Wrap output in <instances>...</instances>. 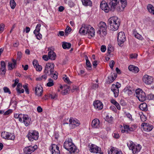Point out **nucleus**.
I'll return each mask as SVG.
<instances>
[{
	"mask_svg": "<svg viewBox=\"0 0 154 154\" xmlns=\"http://www.w3.org/2000/svg\"><path fill=\"white\" fill-rule=\"evenodd\" d=\"M107 3L110 5V8L109 7L105 1H103L100 4V7L101 9L107 13H108L110 10L111 11H114L117 5V0H107Z\"/></svg>",
	"mask_w": 154,
	"mask_h": 154,
	"instance_id": "nucleus-1",
	"label": "nucleus"
},
{
	"mask_svg": "<svg viewBox=\"0 0 154 154\" xmlns=\"http://www.w3.org/2000/svg\"><path fill=\"white\" fill-rule=\"evenodd\" d=\"M108 23L109 25L110 29L116 31L118 29L119 26V20L116 16L111 17L108 20Z\"/></svg>",
	"mask_w": 154,
	"mask_h": 154,
	"instance_id": "nucleus-2",
	"label": "nucleus"
},
{
	"mask_svg": "<svg viewBox=\"0 0 154 154\" xmlns=\"http://www.w3.org/2000/svg\"><path fill=\"white\" fill-rule=\"evenodd\" d=\"M127 145L129 149L132 151L134 154L139 152L141 149V146L139 144L137 145H135L132 141L128 143Z\"/></svg>",
	"mask_w": 154,
	"mask_h": 154,
	"instance_id": "nucleus-3",
	"label": "nucleus"
},
{
	"mask_svg": "<svg viewBox=\"0 0 154 154\" xmlns=\"http://www.w3.org/2000/svg\"><path fill=\"white\" fill-rule=\"evenodd\" d=\"M54 64L53 63H47L44 70V74L48 75H51L54 71Z\"/></svg>",
	"mask_w": 154,
	"mask_h": 154,
	"instance_id": "nucleus-4",
	"label": "nucleus"
},
{
	"mask_svg": "<svg viewBox=\"0 0 154 154\" xmlns=\"http://www.w3.org/2000/svg\"><path fill=\"white\" fill-rule=\"evenodd\" d=\"M106 23L103 22H100L98 25V30L97 33L100 35L102 32L103 35H106Z\"/></svg>",
	"mask_w": 154,
	"mask_h": 154,
	"instance_id": "nucleus-5",
	"label": "nucleus"
},
{
	"mask_svg": "<svg viewBox=\"0 0 154 154\" xmlns=\"http://www.w3.org/2000/svg\"><path fill=\"white\" fill-rule=\"evenodd\" d=\"M136 97L139 101L141 102L144 101L146 99L145 94L142 90L138 89L135 91Z\"/></svg>",
	"mask_w": 154,
	"mask_h": 154,
	"instance_id": "nucleus-6",
	"label": "nucleus"
},
{
	"mask_svg": "<svg viewBox=\"0 0 154 154\" xmlns=\"http://www.w3.org/2000/svg\"><path fill=\"white\" fill-rule=\"evenodd\" d=\"M29 140L31 141L37 140L38 137V133L36 131H30L27 135Z\"/></svg>",
	"mask_w": 154,
	"mask_h": 154,
	"instance_id": "nucleus-7",
	"label": "nucleus"
},
{
	"mask_svg": "<svg viewBox=\"0 0 154 154\" xmlns=\"http://www.w3.org/2000/svg\"><path fill=\"white\" fill-rule=\"evenodd\" d=\"M126 39L124 33L122 32H120L118 35L117 40L118 45L122 46Z\"/></svg>",
	"mask_w": 154,
	"mask_h": 154,
	"instance_id": "nucleus-8",
	"label": "nucleus"
},
{
	"mask_svg": "<svg viewBox=\"0 0 154 154\" xmlns=\"http://www.w3.org/2000/svg\"><path fill=\"white\" fill-rule=\"evenodd\" d=\"M1 136L3 138L5 139L12 140H14L15 138V135L14 134L5 131H3L2 133Z\"/></svg>",
	"mask_w": 154,
	"mask_h": 154,
	"instance_id": "nucleus-9",
	"label": "nucleus"
},
{
	"mask_svg": "<svg viewBox=\"0 0 154 154\" xmlns=\"http://www.w3.org/2000/svg\"><path fill=\"white\" fill-rule=\"evenodd\" d=\"M69 126L71 128H73L75 126H78L80 124V122L76 119L71 117L69 119Z\"/></svg>",
	"mask_w": 154,
	"mask_h": 154,
	"instance_id": "nucleus-10",
	"label": "nucleus"
},
{
	"mask_svg": "<svg viewBox=\"0 0 154 154\" xmlns=\"http://www.w3.org/2000/svg\"><path fill=\"white\" fill-rule=\"evenodd\" d=\"M119 5L117 6V9L119 11H123L127 5L126 0H119L118 2Z\"/></svg>",
	"mask_w": 154,
	"mask_h": 154,
	"instance_id": "nucleus-11",
	"label": "nucleus"
},
{
	"mask_svg": "<svg viewBox=\"0 0 154 154\" xmlns=\"http://www.w3.org/2000/svg\"><path fill=\"white\" fill-rule=\"evenodd\" d=\"M121 85L118 83L116 85H112L111 88L112 91L113 92L114 97H117L119 95V88L120 87Z\"/></svg>",
	"mask_w": 154,
	"mask_h": 154,
	"instance_id": "nucleus-12",
	"label": "nucleus"
},
{
	"mask_svg": "<svg viewBox=\"0 0 154 154\" xmlns=\"http://www.w3.org/2000/svg\"><path fill=\"white\" fill-rule=\"evenodd\" d=\"M37 149V146L36 145L33 146H31L25 147L24 149L23 150L25 154H30Z\"/></svg>",
	"mask_w": 154,
	"mask_h": 154,
	"instance_id": "nucleus-13",
	"label": "nucleus"
},
{
	"mask_svg": "<svg viewBox=\"0 0 154 154\" xmlns=\"http://www.w3.org/2000/svg\"><path fill=\"white\" fill-rule=\"evenodd\" d=\"M143 81L145 84L150 85L153 82V78L151 76L145 75L143 77Z\"/></svg>",
	"mask_w": 154,
	"mask_h": 154,
	"instance_id": "nucleus-14",
	"label": "nucleus"
},
{
	"mask_svg": "<svg viewBox=\"0 0 154 154\" xmlns=\"http://www.w3.org/2000/svg\"><path fill=\"white\" fill-rule=\"evenodd\" d=\"M89 150L91 152L96 153H100L101 151L100 148L93 144H91L90 146Z\"/></svg>",
	"mask_w": 154,
	"mask_h": 154,
	"instance_id": "nucleus-15",
	"label": "nucleus"
},
{
	"mask_svg": "<svg viewBox=\"0 0 154 154\" xmlns=\"http://www.w3.org/2000/svg\"><path fill=\"white\" fill-rule=\"evenodd\" d=\"M90 26L88 25H82L79 30V33L82 35H85L87 32H88V30L90 29Z\"/></svg>",
	"mask_w": 154,
	"mask_h": 154,
	"instance_id": "nucleus-16",
	"label": "nucleus"
},
{
	"mask_svg": "<svg viewBox=\"0 0 154 154\" xmlns=\"http://www.w3.org/2000/svg\"><path fill=\"white\" fill-rule=\"evenodd\" d=\"M141 127L143 128L144 131L147 132L151 131L153 128L152 125L146 123H143L141 124Z\"/></svg>",
	"mask_w": 154,
	"mask_h": 154,
	"instance_id": "nucleus-17",
	"label": "nucleus"
},
{
	"mask_svg": "<svg viewBox=\"0 0 154 154\" xmlns=\"http://www.w3.org/2000/svg\"><path fill=\"white\" fill-rule=\"evenodd\" d=\"M22 122L26 126H27L30 124L31 119L27 115L23 114L22 117Z\"/></svg>",
	"mask_w": 154,
	"mask_h": 154,
	"instance_id": "nucleus-18",
	"label": "nucleus"
},
{
	"mask_svg": "<svg viewBox=\"0 0 154 154\" xmlns=\"http://www.w3.org/2000/svg\"><path fill=\"white\" fill-rule=\"evenodd\" d=\"M50 149L52 154H60L59 147L57 145L54 144H52L50 147Z\"/></svg>",
	"mask_w": 154,
	"mask_h": 154,
	"instance_id": "nucleus-19",
	"label": "nucleus"
},
{
	"mask_svg": "<svg viewBox=\"0 0 154 154\" xmlns=\"http://www.w3.org/2000/svg\"><path fill=\"white\" fill-rule=\"evenodd\" d=\"M43 92V88L42 87L37 85L35 88V94L38 96H40Z\"/></svg>",
	"mask_w": 154,
	"mask_h": 154,
	"instance_id": "nucleus-20",
	"label": "nucleus"
},
{
	"mask_svg": "<svg viewBox=\"0 0 154 154\" xmlns=\"http://www.w3.org/2000/svg\"><path fill=\"white\" fill-rule=\"evenodd\" d=\"M69 86L67 85H65L63 86L61 85L60 88L63 90L61 92V94L63 95L66 94L69 90Z\"/></svg>",
	"mask_w": 154,
	"mask_h": 154,
	"instance_id": "nucleus-21",
	"label": "nucleus"
},
{
	"mask_svg": "<svg viewBox=\"0 0 154 154\" xmlns=\"http://www.w3.org/2000/svg\"><path fill=\"white\" fill-rule=\"evenodd\" d=\"M93 105L95 108L99 109H101L103 108L102 103L99 100H96L94 101L93 103Z\"/></svg>",
	"mask_w": 154,
	"mask_h": 154,
	"instance_id": "nucleus-22",
	"label": "nucleus"
},
{
	"mask_svg": "<svg viewBox=\"0 0 154 154\" xmlns=\"http://www.w3.org/2000/svg\"><path fill=\"white\" fill-rule=\"evenodd\" d=\"M1 68L0 69V72H2L1 73L2 74L5 75L6 72V64L3 61H1Z\"/></svg>",
	"mask_w": 154,
	"mask_h": 154,
	"instance_id": "nucleus-23",
	"label": "nucleus"
},
{
	"mask_svg": "<svg viewBox=\"0 0 154 154\" xmlns=\"http://www.w3.org/2000/svg\"><path fill=\"white\" fill-rule=\"evenodd\" d=\"M100 121L97 119H94L92 122V126L94 128H98L100 127Z\"/></svg>",
	"mask_w": 154,
	"mask_h": 154,
	"instance_id": "nucleus-24",
	"label": "nucleus"
},
{
	"mask_svg": "<svg viewBox=\"0 0 154 154\" xmlns=\"http://www.w3.org/2000/svg\"><path fill=\"white\" fill-rule=\"evenodd\" d=\"M13 64L12 63H8V69L11 70L13 69L17 64V61L16 60L12 59Z\"/></svg>",
	"mask_w": 154,
	"mask_h": 154,
	"instance_id": "nucleus-25",
	"label": "nucleus"
},
{
	"mask_svg": "<svg viewBox=\"0 0 154 154\" xmlns=\"http://www.w3.org/2000/svg\"><path fill=\"white\" fill-rule=\"evenodd\" d=\"M89 29H90V31H89V32L88 35V38H91L94 36L95 32L94 29L93 27H91V26H90V27Z\"/></svg>",
	"mask_w": 154,
	"mask_h": 154,
	"instance_id": "nucleus-26",
	"label": "nucleus"
},
{
	"mask_svg": "<svg viewBox=\"0 0 154 154\" xmlns=\"http://www.w3.org/2000/svg\"><path fill=\"white\" fill-rule=\"evenodd\" d=\"M128 68L130 71L135 73L138 72L139 71V69L137 67L133 65H130Z\"/></svg>",
	"mask_w": 154,
	"mask_h": 154,
	"instance_id": "nucleus-27",
	"label": "nucleus"
},
{
	"mask_svg": "<svg viewBox=\"0 0 154 154\" xmlns=\"http://www.w3.org/2000/svg\"><path fill=\"white\" fill-rule=\"evenodd\" d=\"M49 59L52 60H54L56 58V54L53 51H49L48 53Z\"/></svg>",
	"mask_w": 154,
	"mask_h": 154,
	"instance_id": "nucleus-28",
	"label": "nucleus"
},
{
	"mask_svg": "<svg viewBox=\"0 0 154 154\" xmlns=\"http://www.w3.org/2000/svg\"><path fill=\"white\" fill-rule=\"evenodd\" d=\"M148 11L150 13L154 15V7L151 4H148L147 7Z\"/></svg>",
	"mask_w": 154,
	"mask_h": 154,
	"instance_id": "nucleus-29",
	"label": "nucleus"
},
{
	"mask_svg": "<svg viewBox=\"0 0 154 154\" xmlns=\"http://www.w3.org/2000/svg\"><path fill=\"white\" fill-rule=\"evenodd\" d=\"M85 57L86 60V65L87 66V67L88 68V69L89 70H91L92 68L91 66V63L88 60V57L87 55H85Z\"/></svg>",
	"mask_w": 154,
	"mask_h": 154,
	"instance_id": "nucleus-30",
	"label": "nucleus"
},
{
	"mask_svg": "<svg viewBox=\"0 0 154 154\" xmlns=\"http://www.w3.org/2000/svg\"><path fill=\"white\" fill-rule=\"evenodd\" d=\"M71 44L69 43L63 42L62 43V46L64 49H69L71 47Z\"/></svg>",
	"mask_w": 154,
	"mask_h": 154,
	"instance_id": "nucleus-31",
	"label": "nucleus"
},
{
	"mask_svg": "<svg viewBox=\"0 0 154 154\" xmlns=\"http://www.w3.org/2000/svg\"><path fill=\"white\" fill-rule=\"evenodd\" d=\"M139 108L142 111H146L147 109V106L145 103L141 104L139 106Z\"/></svg>",
	"mask_w": 154,
	"mask_h": 154,
	"instance_id": "nucleus-32",
	"label": "nucleus"
},
{
	"mask_svg": "<svg viewBox=\"0 0 154 154\" xmlns=\"http://www.w3.org/2000/svg\"><path fill=\"white\" fill-rule=\"evenodd\" d=\"M83 4L85 6L90 5H91V2L90 0H81Z\"/></svg>",
	"mask_w": 154,
	"mask_h": 154,
	"instance_id": "nucleus-33",
	"label": "nucleus"
},
{
	"mask_svg": "<svg viewBox=\"0 0 154 154\" xmlns=\"http://www.w3.org/2000/svg\"><path fill=\"white\" fill-rule=\"evenodd\" d=\"M48 97L51 99H56L57 94L55 93H52L51 94H49L47 95Z\"/></svg>",
	"mask_w": 154,
	"mask_h": 154,
	"instance_id": "nucleus-34",
	"label": "nucleus"
},
{
	"mask_svg": "<svg viewBox=\"0 0 154 154\" xmlns=\"http://www.w3.org/2000/svg\"><path fill=\"white\" fill-rule=\"evenodd\" d=\"M23 114H15L14 115V117L16 119H18V120L20 122H22V117L23 116Z\"/></svg>",
	"mask_w": 154,
	"mask_h": 154,
	"instance_id": "nucleus-35",
	"label": "nucleus"
},
{
	"mask_svg": "<svg viewBox=\"0 0 154 154\" xmlns=\"http://www.w3.org/2000/svg\"><path fill=\"white\" fill-rule=\"evenodd\" d=\"M113 118L111 116L107 115L106 116L105 120L109 123H112Z\"/></svg>",
	"mask_w": 154,
	"mask_h": 154,
	"instance_id": "nucleus-36",
	"label": "nucleus"
},
{
	"mask_svg": "<svg viewBox=\"0 0 154 154\" xmlns=\"http://www.w3.org/2000/svg\"><path fill=\"white\" fill-rule=\"evenodd\" d=\"M116 148L112 146L109 150H108V154H114L116 153Z\"/></svg>",
	"mask_w": 154,
	"mask_h": 154,
	"instance_id": "nucleus-37",
	"label": "nucleus"
},
{
	"mask_svg": "<svg viewBox=\"0 0 154 154\" xmlns=\"http://www.w3.org/2000/svg\"><path fill=\"white\" fill-rule=\"evenodd\" d=\"M134 36L136 38L140 40L142 39L143 37L142 36L136 32L134 31Z\"/></svg>",
	"mask_w": 154,
	"mask_h": 154,
	"instance_id": "nucleus-38",
	"label": "nucleus"
},
{
	"mask_svg": "<svg viewBox=\"0 0 154 154\" xmlns=\"http://www.w3.org/2000/svg\"><path fill=\"white\" fill-rule=\"evenodd\" d=\"M41 25L40 24H38L36 26L35 29L34 30L33 32L34 33H35V32H39L40 30V27Z\"/></svg>",
	"mask_w": 154,
	"mask_h": 154,
	"instance_id": "nucleus-39",
	"label": "nucleus"
},
{
	"mask_svg": "<svg viewBox=\"0 0 154 154\" xmlns=\"http://www.w3.org/2000/svg\"><path fill=\"white\" fill-rule=\"evenodd\" d=\"M57 73L56 71L54 72H54H53L51 75H49V76H51V77L53 78L54 79H56L57 78Z\"/></svg>",
	"mask_w": 154,
	"mask_h": 154,
	"instance_id": "nucleus-40",
	"label": "nucleus"
},
{
	"mask_svg": "<svg viewBox=\"0 0 154 154\" xmlns=\"http://www.w3.org/2000/svg\"><path fill=\"white\" fill-rule=\"evenodd\" d=\"M10 5L11 8L12 9H14L16 6V3L14 0H11L10 2Z\"/></svg>",
	"mask_w": 154,
	"mask_h": 154,
	"instance_id": "nucleus-41",
	"label": "nucleus"
},
{
	"mask_svg": "<svg viewBox=\"0 0 154 154\" xmlns=\"http://www.w3.org/2000/svg\"><path fill=\"white\" fill-rule=\"evenodd\" d=\"M48 82L47 84V85L48 87H51L54 85L53 81L51 79H49L48 80Z\"/></svg>",
	"mask_w": 154,
	"mask_h": 154,
	"instance_id": "nucleus-42",
	"label": "nucleus"
},
{
	"mask_svg": "<svg viewBox=\"0 0 154 154\" xmlns=\"http://www.w3.org/2000/svg\"><path fill=\"white\" fill-rule=\"evenodd\" d=\"M72 29L69 26H67L65 31V35L67 36L71 32Z\"/></svg>",
	"mask_w": 154,
	"mask_h": 154,
	"instance_id": "nucleus-43",
	"label": "nucleus"
},
{
	"mask_svg": "<svg viewBox=\"0 0 154 154\" xmlns=\"http://www.w3.org/2000/svg\"><path fill=\"white\" fill-rule=\"evenodd\" d=\"M63 79L65 82L68 84H70L71 83V82L69 80L68 77H67L66 75L64 76L63 77Z\"/></svg>",
	"mask_w": 154,
	"mask_h": 154,
	"instance_id": "nucleus-44",
	"label": "nucleus"
},
{
	"mask_svg": "<svg viewBox=\"0 0 154 154\" xmlns=\"http://www.w3.org/2000/svg\"><path fill=\"white\" fill-rule=\"evenodd\" d=\"M113 51V47L111 45H109L107 48V53L109 54H110Z\"/></svg>",
	"mask_w": 154,
	"mask_h": 154,
	"instance_id": "nucleus-45",
	"label": "nucleus"
},
{
	"mask_svg": "<svg viewBox=\"0 0 154 154\" xmlns=\"http://www.w3.org/2000/svg\"><path fill=\"white\" fill-rule=\"evenodd\" d=\"M137 126L136 125H133L130 127V132H133L137 128Z\"/></svg>",
	"mask_w": 154,
	"mask_h": 154,
	"instance_id": "nucleus-46",
	"label": "nucleus"
},
{
	"mask_svg": "<svg viewBox=\"0 0 154 154\" xmlns=\"http://www.w3.org/2000/svg\"><path fill=\"white\" fill-rule=\"evenodd\" d=\"M35 35V36L36 37V38L40 40L42 37V35L41 34H40L39 32H35V33H34Z\"/></svg>",
	"mask_w": 154,
	"mask_h": 154,
	"instance_id": "nucleus-47",
	"label": "nucleus"
},
{
	"mask_svg": "<svg viewBox=\"0 0 154 154\" xmlns=\"http://www.w3.org/2000/svg\"><path fill=\"white\" fill-rule=\"evenodd\" d=\"M123 127L124 129H126L128 131V133L130 132V126L127 125H124Z\"/></svg>",
	"mask_w": 154,
	"mask_h": 154,
	"instance_id": "nucleus-48",
	"label": "nucleus"
},
{
	"mask_svg": "<svg viewBox=\"0 0 154 154\" xmlns=\"http://www.w3.org/2000/svg\"><path fill=\"white\" fill-rule=\"evenodd\" d=\"M28 84L24 85L23 86V88L25 89L26 93L28 94H29V90L28 88Z\"/></svg>",
	"mask_w": 154,
	"mask_h": 154,
	"instance_id": "nucleus-49",
	"label": "nucleus"
},
{
	"mask_svg": "<svg viewBox=\"0 0 154 154\" xmlns=\"http://www.w3.org/2000/svg\"><path fill=\"white\" fill-rule=\"evenodd\" d=\"M36 70L37 71H40L42 70V67L41 66L38 64L37 66L35 67Z\"/></svg>",
	"mask_w": 154,
	"mask_h": 154,
	"instance_id": "nucleus-50",
	"label": "nucleus"
},
{
	"mask_svg": "<svg viewBox=\"0 0 154 154\" xmlns=\"http://www.w3.org/2000/svg\"><path fill=\"white\" fill-rule=\"evenodd\" d=\"M5 25L3 23L0 25V33H2L4 30Z\"/></svg>",
	"mask_w": 154,
	"mask_h": 154,
	"instance_id": "nucleus-51",
	"label": "nucleus"
},
{
	"mask_svg": "<svg viewBox=\"0 0 154 154\" xmlns=\"http://www.w3.org/2000/svg\"><path fill=\"white\" fill-rule=\"evenodd\" d=\"M22 53L20 51H18L17 53V59L20 60L22 56Z\"/></svg>",
	"mask_w": 154,
	"mask_h": 154,
	"instance_id": "nucleus-52",
	"label": "nucleus"
},
{
	"mask_svg": "<svg viewBox=\"0 0 154 154\" xmlns=\"http://www.w3.org/2000/svg\"><path fill=\"white\" fill-rule=\"evenodd\" d=\"M3 90L5 93H8L9 94H11V92L10 91L9 89L8 88L6 87H4L3 88Z\"/></svg>",
	"mask_w": 154,
	"mask_h": 154,
	"instance_id": "nucleus-53",
	"label": "nucleus"
},
{
	"mask_svg": "<svg viewBox=\"0 0 154 154\" xmlns=\"http://www.w3.org/2000/svg\"><path fill=\"white\" fill-rule=\"evenodd\" d=\"M79 90L78 87L76 86H73L72 89L71 90L72 92H74L75 91H77Z\"/></svg>",
	"mask_w": 154,
	"mask_h": 154,
	"instance_id": "nucleus-54",
	"label": "nucleus"
},
{
	"mask_svg": "<svg viewBox=\"0 0 154 154\" xmlns=\"http://www.w3.org/2000/svg\"><path fill=\"white\" fill-rule=\"evenodd\" d=\"M100 50L102 52H104L106 50V46L105 45H102L101 46Z\"/></svg>",
	"mask_w": 154,
	"mask_h": 154,
	"instance_id": "nucleus-55",
	"label": "nucleus"
},
{
	"mask_svg": "<svg viewBox=\"0 0 154 154\" xmlns=\"http://www.w3.org/2000/svg\"><path fill=\"white\" fill-rule=\"evenodd\" d=\"M137 55L136 54H131L130 55L131 58H135L137 57Z\"/></svg>",
	"mask_w": 154,
	"mask_h": 154,
	"instance_id": "nucleus-56",
	"label": "nucleus"
},
{
	"mask_svg": "<svg viewBox=\"0 0 154 154\" xmlns=\"http://www.w3.org/2000/svg\"><path fill=\"white\" fill-rule=\"evenodd\" d=\"M117 76V75L116 74H114L113 76V75H112V80H110V81L112 82L113 81H114V80L116 78Z\"/></svg>",
	"mask_w": 154,
	"mask_h": 154,
	"instance_id": "nucleus-57",
	"label": "nucleus"
},
{
	"mask_svg": "<svg viewBox=\"0 0 154 154\" xmlns=\"http://www.w3.org/2000/svg\"><path fill=\"white\" fill-rule=\"evenodd\" d=\"M148 98L149 100H154V95L152 94H150L148 96Z\"/></svg>",
	"mask_w": 154,
	"mask_h": 154,
	"instance_id": "nucleus-58",
	"label": "nucleus"
},
{
	"mask_svg": "<svg viewBox=\"0 0 154 154\" xmlns=\"http://www.w3.org/2000/svg\"><path fill=\"white\" fill-rule=\"evenodd\" d=\"M33 64L34 67H35L38 64V61L35 60H34L33 61Z\"/></svg>",
	"mask_w": 154,
	"mask_h": 154,
	"instance_id": "nucleus-59",
	"label": "nucleus"
},
{
	"mask_svg": "<svg viewBox=\"0 0 154 154\" xmlns=\"http://www.w3.org/2000/svg\"><path fill=\"white\" fill-rule=\"evenodd\" d=\"M114 64H115V63H114V61H113V60L111 61L109 64V66L111 69L113 68L114 66Z\"/></svg>",
	"mask_w": 154,
	"mask_h": 154,
	"instance_id": "nucleus-60",
	"label": "nucleus"
},
{
	"mask_svg": "<svg viewBox=\"0 0 154 154\" xmlns=\"http://www.w3.org/2000/svg\"><path fill=\"white\" fill-rule=\"evenodd\" d=\"M42 58L43 60H44L45 61L48 60L49 57L48 56V57L47 55H44L42 57Z\"/></svg>",
	"mask_w": 154,
	"mask_h": 154,
	"instance_id": "nucleus-61",
	"label": "nucleus"
},
{
	"mask_svg": "<svg viewBox=\"0 0 154 154\" xmlns=\"http://www.w3.org/2000/svg\"><path fill=\"white\" fill-rule=\"evenodd\" d=\"M11 111L10 109H8L4 113V115H9L11 112Z\"/></svg>",
	"mask_w": 154,
	"mask_h": 154,
	"instance_id": "nucleus-62",
	"label": "nucleus"
},
{
	"mask_svg": "<svg viewBox=\"0 0 154 154\" xmlns=\"http://www.w3.org/2000/svg\"><path fill=\"white\" fill-rule=\"evenodd\" d=\"M17 84V87L16 88V90H18L19 89H20L22 87V85L21 84L19 83Z\"/></svg>",
	"mask_w": 154,
	"mask_h": 154,
	"instance_id": "nucleus-63",
	"label": "nucleus"
},
{
	"mask_svg": "<svg viewBox=\"0 0 154 154\" xmlns=\"http://www.w3.org/2000/svg\"><path fill=\"white\" fill-rule=\"evenodd\" d=\"M37 110L38 112H41L42 111V109L41 106H38L37 108Z\"/></svg>",
	"mask_w": 154,
	"mask_h": 154,
	"instance_id": "nucleus-64",
	"label": "nucleus"
}]
</instances>
